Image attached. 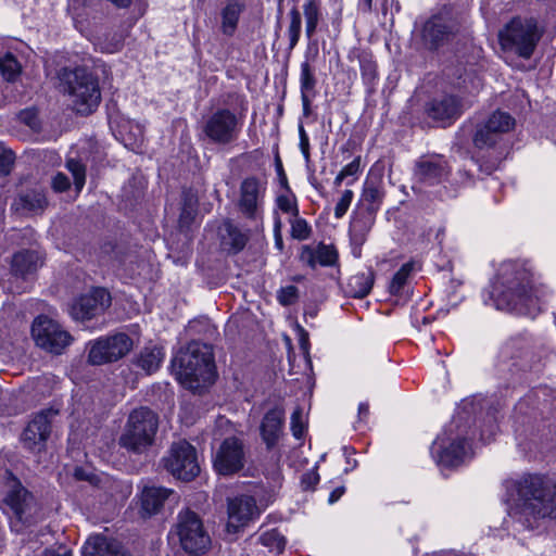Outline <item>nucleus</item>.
Listing matches in <instances>:
<instances>
[{
	"label": "nucleus",
	"instance_id": "25",
	"mask_svg": "<svg viewBox=\"0 0 556 556\" xmlns=\"http://www.w3.org/2000/svg\"><path fill=\"white\" fill-rule=\"evenodd\" d=\"M170 494L172 490L169 489L155 485H144L140 493L142 516L150 517L159 514Z\"/></svg>",
	"mask_w": 556,
	"mask_h": 556
},
{
	"label": "nucleus",
	"instance_id": "32",
	"mask_svg": "<svg viewBox=\"0 0 556 556\" xmlns=\"http://www.w3.org/2000/svg\"><path fill=\"white\" fill-rule=\"evenodd\" d=\"M374 286V273L368 270L352 276L349 279L348 288L349 293L353 298H365Z\"/></svg>",
	"mask_w": 556,
	"mask_h": 556
},
{
	"label": "nucleus",
	"instance_id": "57",
	"mask_svg": "<svg viewBox=\"0 0 556 556\" xmlns=\"http://www.w3.org/2000/svg\"><path fill=\"white\" fill-rule=\"evenodd\" d=\"M301 100L303 106V115L307 117L311 114V99L308 94H301Z\"/></svg>",
	"mask_w": 556,
	"mask_h": 556
},
{
	"label": "nucleus",
	"instance_id": "15",
	"mask_svg": "<svg viewBox=\"0 0 556 556\" xmlns=\"http://www.w3.org/2000/svg\"><path fill=\"white\" fill-rule=\"evenodd\" d=\"M245 446L241 439L236 437L226 438L217 448L213 467L218 475L231 476L244 468Z\"/></svg>",
	"mask_w": 556,
	"mask_h": 556
},
{
	"label": "nucleus",
	"instance_id": "53",
	"mask_svg": "<svg viewBox=\"0 0 556 556\" xmlns=\"http://www.w3.org/2000/svg\"><path fill=\"white\" fill-rule=\"evenodd\" d=\"M52 187L58 192H64L71 187L68 177L63 173H58L52 179Z\"/></svg>",
	"mask_w": 556,
	"mask_h": 556
},
{
	"label": "nucleus",
	"instance_id": "47",
	"mask_svg": "<svg viewBox=\"0 0 556 556\" xmlns=\"http://www.w3.org/2000/svg\"><path fill=\"white\" fill-rule=\"evenodd\" d=\"M14 163V153L0 143V176L9 175Z\"/></svg>",
	"mask_w": 556,
	"mask_h": 556
},
{
	"label": "nucleus",
	"instance_id": "33",
	"mask_svg": "<svg viewBox=\"0 0 556 556\" xmlns=\"http://www.w3.org/2000/svg\"><path fill=\"white\" fill-rule=\"evenodd\" d=\"M528 354V343L523 338H510L500 350V359L508 362L516 358H522Z\"/></svg>",
	"mask_w": 556,
	"mask_h": 556
},
{
	"label": "nucleus",
	"instance_id": "56",
	"mask_svg": "<svg viewBox=\"0 0 556 556\" xmlns=\"http://www.w3.org/2000/svg\"><path fill=\"white\" fill-rule=\"evenodd\" d=\"M281 227H282L281 219H280V217L277 216L275 218L274 236H275L276 247L279 250H282V248H283V241H282V236H281Z\"/></svg>",
	"mask_w": 556,
	"mask_h": 556
},
{
	"label": "nucleus",
	"instance_id": "16",
	"mask_svg": "<svg viewBox=\"0 0 556 556\" xmlns=\"http://www.w3.org/2000/svg\"><path fill=\"white\" fill-rule=\"evenodd\" d=\"M266 184L255 176L245 177L239 187L238 211L250 220L262 216Z\"/></svg>",
	"mask_w": 556,
	"mask_h": 556
},
{
	"label": "nucleus",
	"instance_id": "22",
	"mask_svg": "<svg viewBox=\"0 0 556 556\" xmlns=\"http://www.w3.org/2000/svg\"><path fill=\"white\" fill-rule=\"evenodd\" d=\"M386 195L382 175L370 174L363 186L361 203L366 207V217L375 219Z\"/></svg>",
	"mask_w": 556,
	"mask_h": 556
},
{
	"label": "nucleus",
	"instance_id": "5",
	"mask_svg": "<svg viewBox=\"0 0 556 556\" xmlns=\"http://www.w3.org/2000/svg\"><path fill=\"white\" fill-rule=\"evenodd\" d=\"M60 80L64 92L72 98L73 110L87 115L96 110L101 101L98 79L84 67L63 68Z\"/></svg>",
	"mask_w": 556,
	"mask_h": 556
},
{
	"label": "nucleus",
	"instance_id": "39",
	"mask_svg": "<svg viewBox=\"0 0 556 556\" xmlns=\"http://www.w3.org/2000/svg\"><path fill=\"white\" fill-rule=\"evenodd\" d=\"M415 267L414 262H407L401 266V268L394 274L392 281L389 286V290L392 294H399L406 285L410 274Z\"/></svg>",
	"mask_w": 556,
	"mask_h": 556
},
{
	"label": "nucleus",
	"instance_id": "17",
	"mask_svg": "<svg viewBox=\"0 0 556 556\" xmlns=\"http://www.w3.org/2000/svg\"><path fill=\"white\" fill-rule=\"evenodd\" d=\"M132 348V340L125 333H116L97 340L90 348L88 362L103 365L124 357Z\"/></svg>",
	"mask_w": 556,
	"mask_h": 556
},
{
	"label": "nucleus",
	"instance_id": "50",
	"mask_svg": "<svg viewBox=\"0 0 556 556\" xmlns=\"http://www.w3.org/2000/svg\"><path fill=\"white\" fill-rule=\"evenodd\" d=\"M18 119L33 130L38 129L40 126L38 114L35 109H26L20 112Z\"/></svg>",
	"mask_w": 556,
	"mask_h": 556
},
{
	"label": "nucleus",
	"instance_id": "38",
	"mask_svg": "<svg viewBox=\"0 0 556 556\" xmlns=\"http://www.w3.org/2000/svg\"><path fill=\"white\" fill-rule=\"evenodd\" d=\"M258 541L269 548V553L282 554L285 552L286 539L277 530L264 532Z\"/></svg>",
	"mask_w": 556,
	"mask_h": 556
},
{
	"label": "nucleus",
	"instance_id": "46",
	"mask_svg": "<svg viewBox=\"0 0 556 556\" xmlns=\"http://www.w3.org/2000/svg\"><path fill=\"white\" fill-rule=\"evenodd\" d=\"M298 298H299V289L293 285L282 287L278 291V295H277L279 303L283 306H289V305L294 304L298 301Z\"/></svg>",
	"mask_w": 556,
	"mask_h": 556
},
{
	"label": "nucleus",
	"instance_id": "28",
	"mask_svg": "<svg viewBox=\"0 0 556 556\" xmlns=\"http://www.w3.org/2000/svg\"><path fill=\"white\" fill-rule=\"evenodd\" d=\"M285 412L280 407L269 409L261 424V434L268 448L273 447L281 432Z\"/></svg>",
	"mask_w": 556,
	"mask_h": 556
},
{
	"label": "nucleus",
	"instance_id": "8",
	"mask_svg": "<svg viewBox=\"0 0 556 556\" xmlns=\"http://www.w3.org/2000/svg\"><path fill=\"white\" fill-rule=\"evenodd\" d=\"M542 37L534 18L514 17L498 33V40L504 51L530 59Z\"/></svg>",
	"mask_w": 556,
	"mask_h": 556
},
{
	"label": "nucleus",
	"instance_id": "6",
	"mask_svg": "<svg viewBox=\"0 0 556 556\" xmlns=\"http://www.w3.org/2000/svg\"><path fill=\"white\" fill-rule=\"evenodd\" d=\"M159 428L157 415L148 407L134 409L118 438L121 447L135 454H142L154 443Z\"/></svg>",
	"mask_w": 556,
	"mask_h": 556
},
{
	"label": "nucleus",
	"instance_id": "37",
	"mask_svg": "<svg viewBox=\"0 0 556 556\" xmlns=\"http://www.w3.org/2000/svg\"><path fill=\"white\" fill-rule=\"evenodd\" d=\"M374 220V218L366 216L356 217L352 220L350 226V235L353 243L361 245L365 242L366 235L370 230Z\"/></svg>",
	"mask_w": 556,
	"mask_h": 556
},
{
	"label": "nucleus",
	"instance_id": "10",
	"mask_svg": "<svg viewBox=\"0 0 556 556\" xmlns=\"http://www.w3.org/2000/svg\"><path fill=\"white\" fill-rule=\"evenodd\" d=\"M242 128L240 116L227 108H218L207 115L201 126L204 138L213 144L229 146L233 143Z\"/></svg>",
	"mask_w": 556,
	"mask_h": 556
},
{
	"label": "nucleus",
	"instance_id": "35",
	"mask_svg": "<svg viewBox=\"0 0 556 556\" xmlns=\"http://www.w3.org/2000/svg\"><path fill=\"white\" fill-rule=\"evenodd\" d=\"M303 12L306 22L305 33L307 38H312L320 18V1L306 0L303 5Z\"/></svg>",
	"mask_w": 556,
	"mask_h": 556
},
{
	"label": "nucleus",
	"instance_id": "63",
	"mask_svg": "<svg viewBox=\"0 0 556 556\" xmlns=\"http://www.w3.org/2000/svg\"><path fill=\"white\" fill-rule=\"evenodd\" d=\"M279 177H280V181H281V184H282L286 188H288V180H287L286 174L283 173V175H280Z\"/></svg>",
	"mask_w": 556,
	"mask_h": 556
},
{
	"label": "nucleus",
	"instance_id": "2",
	"mask_svg": "<svg viewBox=\"0 0 556 556\" xmlns=\"http://www.w3.org/2000/svg\"><path fill=\"white\" fill-rule=\"evenodd\" d=\"M542 292L534 289L531 271L522 264L503 263L490 299L497 309L535 316L541 311Z\"/></svg>",
	"mask_w": 556,
	"mask_h": 556
},
{
	"label": "nucleus",
	"instance_id": "27",
	"mask_svg": "<svg viewBox=\"0 0 556 556\" xmlns=\"http://www.w3.org/2000/svg\"><path fill=\"white\" fill-rule=\"evenodd\" d=\"M247 4L243 0H225L220 10V31L227 37H232L238 28L241 14Z\"/></svg>",
	"mask_w": 556,
	"mask_h": 556
},
{
	"label": "nucleus",
	"instance_id": "43",
	"mask_svg": "<svg viewBox=\"0 0 556 556\" xmlns=\"http://www.w3.org/2000/svg\"><path fill=\"white\" fill-rule=\"evenodd\" d=\"M300 83L301 94H308V92L313 91L316 86V78L308 62H303L301 64Z\"/></svg>",
	"mask_w": 556,
	"mask_h": 556
},
{
	"label": "nucleus",
	"instance_id": "62",
	"mask_svg": "<svg viewBox=\"0 0 556 556\" xmlns=\"http://www.w3.org/2000/svg\"><path fill=\"white\" fill-rule=\"evenodd\" d=\"M359 2H361V5H363L366 11L371 10L372 0H359Z\"/></svg>",
	"mask_w": 556,
	"mask_h": 556
},
{
	"label": "nucleus",
	"instance_id": "31",
	"mask_svg": "<svg viewBox=\"0 0 556 556\" xmlns=\"http://www.w3.org/2000/svg\"><path fill=\"white\" fill-rule=\"evenodd\" d=\"M198 211V197L191 189H185L181 194V212L179 215V226L181 229H188L194 220Z\"/></svg>",
	"mask_w": 556,
	"mask_h": 556
},
{
	"label": "nucleus",
	"instance_id": "24",
	"mask_svg": "<svg viewBox=\"0 0 556 556\" xmlns=\"http://www.w3.org/2000/svg\"><path fill=\"white\" fill-rule=\"evenodd\" d=\"M300 260L313 269L317 264L320 266H333L338 261V252L333 245L324 243H319L316 249L303 245Z\"/></svg>",
	"mask_w": 556,
	"mask_h": 556
},
{
	"label": "nucleus",
	"instance_id": "20",
	"mask_svg": "<svg viewBox=\"0 0 556 556\" xmlns=\"http://www.w3.org/2000/svg\"><path fill=\"white\" fill-rule=\"evenodd\" d=\"M450 173L447 162L442 155H424L414 166V178L425 186L441 184Z\"/></svg>",
	"mask_w": 556,
	"mask_h": 556
},
{
	"label": "nucleus",
	"instance_id": "41",
	"mask_svg": "<svg viewBox=\"0 0 556 556\" xmlns=\"http://www.w3.org/2000/svg\"><path fill=\"white\" fill-rule=\"evenodd\" d=\"M289 15L291 21L288 28V35L290 40V49H293L300 39L302 18L301 13L296 8H293Z\"/></svg>",
	"mask_w": 556,
	"mask_h": 556
},
{
	"label": "nucleus",
	"instance_id": "36",
	"mask_svg": "<svg viewBox=\"0 0 556 556\" xmlns=\"http://www.w3.org/2000/svg\"><path fill=\"white\" fill-rule=\"evenodd\" d=\"M22 207L28 212H41L47 206V199L42 191L30 190L20 195Z\"/></svg>",
	"mask_w": 556,
	"mask_h": 556
},
{
	"label": "nucleus",
	"instance_id": "1",
	"mask_svg": "<svg viewBox=\"0 0 556 556\" xmlns=\"http://www.w3.org/2000/svg\"><path fill=\"white\" fill-rule=\"evenodd\" d=\"M514 501L509 509L515 531L540 529L547 519H556V483L539 475H527L506 483Z\"/></svg>",
	"mask_w": 556,
	"mask_h": 556
},
{
	"label": "nucleus",
	"instance_id": "44",
	"mask_svg": "<svg viewBox=\"0 0 556 556\" xmlns=\"http://www.w3.org/2000/svg\"><path fill=\"white\" fill-rule=\"evenodd\" d=\"M291 223V236L296 240H305L311 235V227L304 218L294 217Z\"/></svg>",
	"mask_w": 556,
	"mask_h": 556
},
{
	"label": "nucleus",
	"instance_id": "29",
	"mask_svg": "<svg viewBox=\"0 0 556 556\" xmlns=\"http://www.w3.org/2000/svg\"><path fill=\"white\" fill-rule=\"evenodd\" d=\"M42 261L38 252L31 250L20 251L12 258V271L15 276L26 277L34 274Z\"/></svg>",
	"mask_w": 556,
	"mask_h": 556
},
{
	"label": "nucleus",
	"instance_id": "21",
	"mask_svg": "<svg viewBox=\"0 0 556 556\" xmlns=\"http://www.w3.org/2000/svg\"><path fill=\"white\" fill-rule=\"evenodd\" d=\"M56 414L58 410L48 408L35 415L22 434L23 443L28 450L34 451L41 448L50 435L51 419Z\"/></svg>",
	"mask_w": 556,
	"mask_h": 556
},
{
	"label": "nucleus",
	"instance_id": "54",
	"mask_svg": "<svg viewBox=\"0 0 556 556\" xmlns=\"http://www.w3.org/2000/svg\"><path fill=\"white\" fill-rule=\"evenodd\" d=\"M359 166H361V159L359 157H355L351 163H349L348 165H345L342 168L341 173L345 177L354 176V175H356L359 172Z\"/></svg>",
	"mask_w": 556,
	"mask_h": 556
},
{
	"label": "nucleus",
	"instance_id": "7",
	"mask_svg": "<svg viewBox=\"0 0 556 556\" xmlns=\"http://www.w3.org/2000/svg\"><path fill=\"white\" fill-rule=\"evenodd\" d=\"M5 486L7 491L3 503L7 506L5 513L10 518V527L16 533L23 532L35 522L38 511L36 498L11 473L7 479Z\"/></svg>",
	"mask_w": 556,
	"mask_h": 556
},
{
	"label": "nucleus",
	"instance_id": "12",
	"mask_svg": "<svg viewBox=\"0 0 556 556\" xmlns=\"http://www.w3.org/2000/svg\"><path fill=\"white\" fill-rule=\"evenodd\" d=\"M31 336L38 348L53 355H61L73 341L68 331L45 315L33 321Z\"/></svg>",
	"mask_w": 556,
	"mask_h": 556
},
{
	"label": "nucleus",
	"instance_id": "19",
	"mask_svg": "<svg viewBox=\"0 0 556 556\" xmlns=\"http://www.w3.org/2000/svg\"><path fill=\"white\" fill-rule=\"evenodd\" d=\"M110 305V293L103 288H97L73 303L71 315L76 320L85 321L101 315Z\"/></svg>",
	"mask_w": 556,
	"mask_h": 556
},
{
	"label": "nucleus",
	"instance_id": "11",
	"mask_svg": "<svg viewBox=\"0 0 556 556\" xmlns=\"http://www.w3.org/2000/svg\"><path fill=\"white\" fill-rule=\"evenodd\" d=\"M162 463L172 476L182 481H191L200 473L197 450L186 440L174 442Z\"/></svg>",
	"mask_w": 556,
	"mask_h": 556
},
{
	"label": "nucleus",
	"instance_id": "45",
	"mask_svg": "<svg viewBox=\"0 0 556 556\" xmlns=\"http://www.w3.org/2000/svg\"><path fill=\"white\" fill-rule=\"evenodd\" d=\"M277 206L283 213H290L293 217L299 216V208L294 195L281 194L276 200Z\"/></svg>",
	"mask_w": 556,
	"mask_h": 556
},
{
	"label": "nucleus",
	"instance_id": "48",
	"mask_svg": "<svg viewBox=\"0 0 556 556\" xmlns=\"http://www.w3.org/2000/svg\"><path fill=\"white\" fill-rule=\"evenodd\" d=\"M305 430L303 422V413L300 407L295 408L291 415V431L296 439H301Z\"/></svg>",
	"mask_w": 556,
	"mask_h": 556
},
{
	"label": "nucleus",
	"instance_id": "13",
	"mask_svg": "<svg viewBox=\"0 0 556 556\" xmlns=\"http://www.w3.org/2000/svg\"><path fill=\"white\" fill-rule=\"evenodd\" d=\"M177 519L176 530L184 551L189 554L206 553L211 539L199 516L187 508L178 514Z\"/></svg>",
	"mask_w": 556,
	"mask_h": 556
},
{
	"label": "nucleus",
	"instance_id": "51",
	"mask_svg": "<svg viewBox=\"0 0 556 556\" xmlns=\"http://www.w3.org/2000/svg\"><path fill=\"white\" fill-rule=\"evenodd\" d=\"M73 476L78 481H88L91 484H98L99 482L98 476L84 467H76L74 469Z\"/></svg>",
	"mask_w": 556,
	"mask_h": 556
},
{
	"label": "nucleus",
	"instance_id": "30",
	"mask_svg": "<svg viewBox=\"0 0 556 556\" xmlns=\"http://www.w3.org/2000/svg\"><path fill=\"white\" fill-rule=\"evenodd\" d=\"M165 353L162 346H159L156 344H151L148 346H144L138 356L135 359V363L138 367H140L143 371L147 374H152L156 371L163 359H164Z\"/></svg>",
	"mask_w": 556,
	"mask_h": 556
},
{
	"label": "nucleus",
	"instance_id": "26",
	"mask_svg": "<svg viewBox=\"0 0 556 556\" xmlns=\"http://www.w3.org/2000/svg\"><path fill=\"white\" fill-rule=\"evenodd\" d=\"M124 556L117 540L103 534L90 535L81 549V556Z\"/></svg>",
	"mask_w": 556,
	"mask_h": 556
},
{
	"label": "nucleus",
	"instance_id": "23",
	"mask_svg": "<svg viewBox=\"0 0 556 556\" xmlns=\"http://www.w3.org/2000/svg\"><path fill=\"white\" fill-rule=\"evenodd\" d=\"M426 112L434 121L451 122L460 115L462 104L457 97L443 94L433 98L427 104Z\"/></svg>",
	"mask_w": 556,
	"mask_h": 556
},
{
	"label": "nucleus",
	"instance_id": "58",
	"mask_svg": "<svg viewBox=\"0 0 556 556\" xmlns=\"http://www.w3.org/2000/svg\"><path fill=\"white\" fill-rule=\"evenodd\" d=\"M344 491H345V490H344V488H343V486H339V488L334 489V490L330 493L329 498H328V502H329L330 504L336 503V502H337V501H339V498L343 495Z\"/></svg>",
	"mask_w": 556,
	"mask_h": 556
},
{
	"label": "nucleus",
	"instance_id": "40",
	"mask_svg": "<svg viewBox=\"0 0 556 556\" xmlns=\"http://www.w3.org/2000/svg\"><path fill=\"white\" fill-rule=\"evenodd\" d=\"M20 72V63L13 54L7 53L0 58V73L7 80H14L18 76Z\"/></svg>",
	"mask_w": 556,
	"mask_h": 556
},
{
	"label": "nucleus",
	"instance_id": "64",
	"mask_svg": "<svg viewBox=\"0 0 556 556\" xmlns=\"http://www.w3.org/2000/svg\"><path fill=\"white\" fill-rule=\"evenodd\" d=\"M55 556H71L68 551H64L63 553H58Z\"/></svg>",
	"mask_w": 556,
	"mask_h": 556
},
{
	"label": "nucleus",
	"instance_id": "34",
	"mask_svg": "<svg viewBox=\"0 0 556 556\" xmlns=\"http://www.w3.org/2000/svg\"><path fill=\"white\" fill-rule=\"evenodd\" d=\"M224 231L222 236L223 245L227 248L229 251L239 252L241 251L247 243V236L242 233L237 227H235L230 222L225 223Z\"/></svg>",
	"mask_w": 556,
	"mask_h": 556
},
{
	"label": "nucleus",
	"instance_id": "49",
	"mask_svg": "<svg viewBox=\"0 0 556 556\" xmlns=\"http://www.w3.org/2000/svg\"><path fill=\"white\" fill-rule=\"evenodd\" d=\"M353 191L352 190H344L341 198L339 199L338 203L334 207V216L337 218H341L344 216V214L348 212L351 202L353 200Z\"/></svg>",
	"mask_w": 556,
	"mask_h": 556
},
{
	"label": "nucleus",
	"instance_id": "61",
	"mask_svg": "<svg viewBox=\"0 0 556 556\" xmlns=\"http://www.w3.org/2000/svg\"><path fill=\"white\" fill-rule=\"evenodd\" d=\"M346 177L340 172L334 178V186L339 187Z\"/></svg>",
	"mask_w": 556,
	"mask_h": 556
},
{
	"label": "nucleus",
	"instance_id": "3",
	"mask_svg": "<svg viewBox=\"0 0 556 556\" xmlns=\"http://www.w3.org/2000/svg\"><path fill=\"white\" fill-rule=\"evenodd\" d=\"M178 381L188 390L200 392L215 381L216 370L211 345L191 341L172 361Z\"/></svg>",
	"mask_w": 556,
	"mask_h": 556
},
{
	"label": "nucleus",
	"instance_id": "42",
	"mask_svg": "<svg viewBox=\"0 0 556 556\" xmlns=\"http://www.w3.org/2000/svg\"><path fill=\"white\" fill-rule=\"evenodd\" d=\"M66 167L73 175L76 189L80 191L86 181V166L78 160L70 159L66 162Z\"/></svg>",
	"mask_w": 556,
	"mask_h": 556
},
{
	"label": "nucleus",
	"instance_id": "9",
	"mask_svg": "<svg viewBox=\"0 0 556 556\" xmlns=\"http://www.w3.org/2000/svg\"><path fill=\"white\" fill-rule=\"evenodd\" d=\"M463 18L452 7L444 5L422 25L421 43L429 51H437L452 42L459 34Z\"/></svg>",
	"mask_w": 556,
	"mask_h": 556
},
{
	"label": "nucleus",
	"instance_id": "18",
	"mask_svg": "<svg viewBox=\"0 0 556 556\" xmlns=\"http://www.w3.org/2000/svg\"><path fill=\"white\" fill-rule=\"evenodd\" d=\"M226 530L228 533L236 534L258 517L260 510L252 496L240 495L228 500Z\"/></svg>",
	"mask_w": 556,
	"mask_h": 556
},
{
	"label": "nucleus",
	"instance_id": "52",
	"mask_svg": "<svg viewBox=\"0 0 556 556\" xmlns=\"http://www.w3.org/2000/svg\"><path fill=\"white\" fill-rule=\"evenodd\" d=\"M300 149L306 163L311 161L309 139L302 124L299 125Z\"/></svg>",
	"mask_w": 556,
	"mask_h": 556
},
{
	"label": "nucleus",
	"instance_id": "55",
	"mask_svg": "<svg viewBox=\"0 0 556 556\" xmlns=\"http://www.w3.org/2000/svg\"><path fill=\"white\" fill-rule=\"evenodd\" d=\"M319 477L316 472L309 471L302 476L301 483L304 489L313 488L318 483Z\"/></svg>",
	"mask_w": 556,
	"mask_h": 556
},
{
	"label": "nucleus",
	"instance_id": "59",
	"mask_svg": "<svg viewBox=\"0 0 556 556\" xmlns=\"http://www.w3.org/2000/svg\"><path fill=\"white\" fill-rule=\"evenodd\" d=\"M369 413V406L367 403H361L358 406L359 418L366 417Z\"/></svg>",
	"mask_w": 556,
	"mask_h": 556
},
{
	"label": "nucleus",
	"instance_id": "14",
	"mask_svg": "<svg viewBox=\"0 0 556 556\" xmlns=\"http://www.w3.org/2000/svg\"><path fill=\"white\" fill-rule=\"evenodd\" d=\"M515 126V118L503 111H495L488 119L477 126L473 135V144L478 149H490L494 147L504 134L510 131Z\"/></svg>",
	"mask_w": 556,
	"mask_h": 556
},
{
	"label": "nucleus",
	"instance_id": "4",
	"mask_svg": "<svg viewBox=\"0 0 556 556\" xmlns=\"http://www.w3.org/2000/svg\"><path fill=\"white\" fill-rule=\"evenodd\" d=\"M472 418L466 408L458 410L443 433L433 442L432 454L438 465L457 467L471 456Z\"/></svg>",
	"mask_w": 556,
	"mask_h": 556
},
{
	"label": "nucleus",
	"instance_id": "60",
	"mask_svg": "<svg viewBox=\"0 0 556 556\" xmlns=\"http://www.w3.org/2000/svg\"><path fill=\"white\" fill-rule=\"evenodd\" d=\"M276 168H277V172H278V175H283V167H282V163H281V160L279 159V156L276 157Z\"/></svg>",
	"mask_w": 556,
	"mask_h": 556
}]
</instances>
